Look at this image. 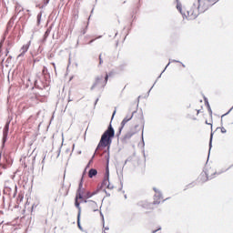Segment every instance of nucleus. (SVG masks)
<instances>
[{"instance_id":"nucleus-1","label":"nucleus","mask_w":233,"mask_h":233,"mask_svg":"<svg viewBox=\"0 0 233 233\" xmlns=\"http://www.w3.org/2000/svg\"><path fill=\"white\" fill-rule=\"evenodd\" d=\"M198 6L196 5H193L191 6H188L184 11V15L187 17V19L192 20L196 19L199 14H203L207 12L209 8H212L216 3H218L219 0H198Z\"/></svg>"},{"instance_id":"nucleus-2","label":"nucleus","mask_w":233,"mask_h":233,"mask_svg":"<svg viewBox=\"0 0 233 233\" xmlns=\"http://www.w3.org/2000/svg\"><path fill=\"white\" fill-rule=\"evenodd\" d=\"M114 127H112V126H109L107 130L105 131L102 135L101 139L97 145L96 150H103L104 148H106V147H110L112 143V137H114Z\"/></svg>"},{"instance_id":"nucleus-3","label":"nucleus","mask_w":233,"mask_h":233,"mask_svg":"<svg viewBox=\"0 0 233 233\" xmlns=\"http://www.w3.org/2000/svg\"><path fill=\"white\" fill-rule=\"evenodd\" d=\"M82 188H83V177L81 178V181L78 185V189L76 191V196L75 199V207L78 208V215H77V227L80 230H83V228L81 227V206L79 204L78 199H83V193H82Z\"/></svg>"},{"instance_id":"nucleus-4","label":"nucleus","mask_w":233,"mask_h":233,"mask_svg":"<svg viewBox=\"0 0 233 233\" xmlns=\"http://www.w3.org/2000/svg\"><path fill=\"white\" fill-rule=\"evenodd\" d=\"M111 76V74L106 73L105 75H101L96 77V85H98L99 86L105 87L106 86V83H108V77Z\"/></svg>"},{"instance_id":"nucleus-5","label":"nucleus","mask_w":233,"mask_h":233,"mask_svg":"<svg viewBox=\"0 0 233 233\" xmlns=\"http://www.w3.org/2000/svg\"><path fill=\"white\" fill-rule=\"evenodd\" d=\"M87 208L90 210V212H98L99 211V205H97V202L94 200H88L87 201Z\"/></svg>"},{"instance_id":"nucleus-6","label":"nucleus","mask_w":233,"mask_h":233,"mask_svg":"<svg viewBox=\"0 0 233 233\" xmlns=\"http://www.w3.org/2000/svg\"><path fill=\"white\" fill-rule=\"evenodd\" d=\"M71 19L72 21H77V19H79V5H74L71 11Z\"/></svg>"},{"instance_id":"nucleus-7","label":"nucleus","mask_w":233,"mask_h":233,"mask_svg":"<svg viewBox=\"0 0 233 233\" xmlns=\"http://www.w3.org/2000/svg\"><path fill=\"white\" fill-rule=\"evenodd\" d=\"M132 117H134V114L127 116L121 122V127L119 128V132H121L123 130V128H125V125H127V123L128 121H130L132 119Z\"/></svg>"},{"instance_id":"nucleus-8","label":"nucleus","mask_w":233,"mask_h":233,"mask_svg":"<svg viewBox=\"0 0 233 233\" xmlns=\"http://www.w3.org/2000/svg\"><path fill=\"white\" fill-rule=\"evenodd\" d=\"M198 181L199 183H207V181H208V176L207 173H201L198 177Z\"/></svg>"},{"instance_id":"nucleus-9","label":"nucleus","mask_w":233,"mask_h":233,"mask_svg":"<svg viewBox=\"0 0 233 233\" xmlns=\"http://www.w3.org/2000/svg\"><path fill=\"white\" fill-rule=\"evenodd\" d=\"M199 112H201V110L192 109L188 114L189 119H196V116H198Z\"/></svg>"},{"instance_id":"nucleus-10","label":"nucleus","mask_w":233,"mask_h":233,"mask_svg":"<svg viewBox=\"0 0 233 233\" xmlns=\"http://www.w3.org/2000/svg\"><path fill=\"white\" fill-rule=\"evenodd\" d=\"M8 130H10V122H7L4 127V130H3L4 139H6V137H8Z\"/></svg>"},{"instance_id":"nucleus-11","label":"nucleus","mask_w":233,"mask_h":233,"mask_svg":"<svg viewBox=\"0 0 233 233\" xmlns=\"http://www.w3.org/2000/svg\"><path fill=\"white\" fill-rule=\"evenodd\" d=\"M30 48V45L26 44V45H24L22 47H21V56L26 54V52H28V49Z\"/></svg>"},{"instance_id":"nucleus-12","label":"nucleus","mask_w":233,"mask_h":233,"mask_svg":"<svg viewBox=\"0 0 233 233\" xmlns=\"http://www.w3.org/2000/svg\"><path fill=\"white\" fill-rule=\"evenodd\" d=\"M97 176V169L91 168L88 172V177L92 178Z\"/></svg>"},{"instance_id":"nucleus-13","label":"nucleus","mask_w":233,"mask_h":233,"mask_svg":"<svg viewBox=\"0 0 233 233\" xmlns=\"http://www.w3.org/2000/svg\"><path fill=\"white\" fill-rule=\"evenodd\" d=\"M43 17V13H39L36 16V25L37 26H39V25H41V18Z\"/></svg>"},{"instance_id":"nucleus-14","label":"nucleus","mask_w":233,"mask_h":233,"mask_svg":"<svg viewBox=\"0 0 233 233\" xmlns=\"http://www.w3.org/2000/svg\"><path fill=\"white\" fill-rule=\"evenodd\" d=\"M156 208V202H154L153 204H149L147 205V209L149 210L147 212H150L151 210H154Z\"/></svg>"},{"instance_id":"nucleus-15","label":"nucleus","mask_w":233,"mask_h":233,"mask_svg":"<svg viewBox=\"0 0 233 233\" xmlns=\"http://www.w3.org/2000/svg\"><path fill=\"white\" fill-rule=\"evenodd\" d=\"M50 32H52V27H48L44 35L45 39L50 35Z\"/></svg>"},{"instance_id":"nucleus-16","label":"nucleus","mask_w":233,"mask_h":233,"mask_svg":"<svg viewBox=\"0 0 233 233\" xmlns=\"http://www.w3.org/2000/svg\"><path fill=\"white\" fill-rule=\"evenodd\" d=\"M92 196H96V192L90 193V191H87L85 198L86 199H88V198H92Z\"/></svg>"},{"instance_id":"nucleus-17","label":"nucleus","mask_w":233,"mask_h":233,"mask_svg":"<svg viewBox=\"0 0 233 233\" xmlns=\"http://www.w3.org/2000/svg\"><path fill=\"white\" fill-rule=\"evenodd\" d=\"M108 174H109V171H108V168L106 169V177L104 179V183L105 185H106V183H108Z\"/></svg>"},{"instance_id":"nucleus-18","label":"nucleus","mask_w":233,"mask_h":233,"mask_svg":"<svg viewBox=\"0 0 233 233\" xmlns=\"http://www.w3.org/2000/svg\"><path fill=\"white\" fill-rule=\"evenodd\" d=\"M134 136V133H127L126 134V139H130L131 137Z\"/></svg>"},{"instance_id":"nucleus-19","label":"nucleus","mask_w":233,"mask_h":233,"mask_svg":"<svg viewBox=\"0 0 233 233\" xmlns=\"http://www.w3.org/2000/svg\"><path fill=\"white\" fill-rule=\"evenodd\" d=\"M48 3H50V0H44V5H42L41 8H43V6H46Z\"/></svg>"},{"instance_id":"nucleus-20","label":"nucleus","mask_w":233,"mask_h":233,"mask_svg":"<svg viewBox=\"0 0 233 233\" xmlns=\"http://www.w3.org/2000/svg\"><path fill=\"white\" fill-rule=\"evenodd\" d=\"M81 35H85L86 34V27L80 31Z\"/></svg>"},{"instance_id":"nucleus-21","label":"nucleus","mask_w":233,"mask_h":233,"mask_svg":"<svg viewBox=\"0 0 233 233\" xmlns=\"http://www.w3.org/2000/svg\"><path fill=\"white\" fill-rule=\"evenodd\" d=\"M221 132H222V134H226L227 133V129L225 127H221Z\"/></svg>"},{"instance_id":"nucleus-22","label":"nucleus","mask_w":233,"mask_h":233,"mask_svg":"<svg viewBox=\"0 0 233 233\" xmlns=\"http://www.w3.org/2000/svg\"><path fill=\"white\" fill-rule=\"evenodd\" d=\"M103 63V59L101 58V55L99 56V65Z\"/></svg>"},{"instance_id":"nucleus-23","label":"nucleus","mask_w":233,"mask_h":233,"mask_svg":"<svg viewBox=\"0 0 233 233\" xmlns=\"http://www.w3.org/2000/svg\"><path fill=\"white\" fill-rule=\"evenodd\" d=\"M64 196H68V191H66V193L64 194Z\"/></svg>"},{"instance_id":"nucleus-24","label":"nucleus","mask_w":233,"mask_h":233,"mask_svg":"<svg viewBox=\"0 0 233 233\" xmlns=\"http://www.w3.org/2000/svg\"><path fill=\"white\" fill-rule=\"evenodd\" d=\"M91 43H94V39L89 42V45H90Z\"/></svg>"},{"instance_id":"nucleus-25","label":"nucleus","mask_w":233,"mask_h":233,"mask_svg":"<svg viewBox=\"0 0 233 233\" xmlns=\"http://www.w3.org/2000/svg\"><path fill=\"white\" fill-rule=\"evenodd\" d=\"M52 65H53L54 68H56V64H55V63H53Z\"/></svg>"},{"instance_id":"nucleus-26","label":"nucleus","mask_w":233,"mask_h":233,"mask_svg":"<svg viewBox=\"0 0 233 233\" xmlns=\"http://www.w3.org/2000/svg\"><path fill=\"white\" fill-rule=\"evenodd\" d=\"M156 232H157V230H153V231H152V233H156Z\"/></svg>"},{"instance_id":"nucleus-27","label":"nucleus","mask_w":233,"mask_h":233,"mask_svg":"<svg viewBox=\"0 0 233 233\" xmlns=\"http://www.w3.org/2000/svg\"><path fill=\"white\" fill-rule=\"evenodd\" d=\"M114 116H116V111L113 113V117H114Z\"/></svg>"},{"instance_id":"nucleus-28","label":"nucleus","mask_w":233,"mask_h":233,"mask_svg":"<svg viewBox=\"0 0 233 233\" xmlns=\"http://www.w3.org/2000/svg\"><path fill=\"white\" fill-rule=\"evenodd\" d=\"M107 188H110V185H107Z\"/></svg>"},{"instance_id":"nucleus-29","label":"nucleus","mask_w":233,"mask_h":233,"mask_svg":"<svg viewBox=\"0 0 233 233\" xmlns=\"http://www.w3.org/2000/svg\"><path fill=\"white\" fill-rule=\"evenodd\" d=\"M26 167H27L26 164H25V168H26Z\"/></svg>"}]
</instances>
